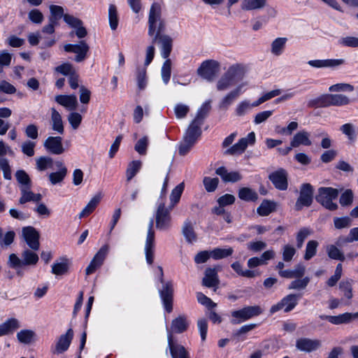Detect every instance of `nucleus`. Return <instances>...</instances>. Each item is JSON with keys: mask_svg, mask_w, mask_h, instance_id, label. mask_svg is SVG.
<instances>
[{"mask_svg": "<svg viewBox=\"0 0 358 358\" xmlns=\"http://www.w3.org/2000/svg\"><path fill=\"white\" fill-rule=\"evenodd\" d=\"M67 173V169L63 168L57 172L51 173L49 175L50 181L52 185L62 182Z\"/></svg>", "mask_w": 358, "mask_h": 358, "instance_id": "nucleus-56", "label": "nucleus"}, {"mask_svg": "<svg viewBox=\"0 0 358 358\" xmlns=\"http://www.w3.org/2000/svg\"><path fill=\"white\" fill-rule=\"evenodd\" d=\"M243 84L238 85L234 90L229 92L220 103V108L222 109H227L228 107L236 100L241 94Z\"/></svg>", "mask_w": 358, "mask_h": 358, "instance_id": "nucleus-19", "label": "nucleus"}, {"mask_svg": "<svg viewBox=\"0 0 358 358\" xmlns=\"http://www.w3.org/2000/svg\"><path fill=\"white\" fill-rule=\"evenodd\" d=\"M339 289L347 299L350 300L353 297L352 280H342L339 283Z\"/></svg>", "mask_w": 358, "mask_h": 358, "instance_id": "nucleus-45", "label": "nucleus"}, {"mask_svg": "<svg viewBox=\"0 0 358 358\" xmlns=\"http://www.w3.org/2000/svg\"><path fill=\"white\" fill-rule=\"evenodd\" d=\"M100 200L101 197L99 196L96 195L94 196L84 208V209L80 212L79 218L81 219L91 214L96 208L97 205L100 202Z\"/></svg>", "mask_w": 358, "mask_h": 358, "instance_id": "nucleus-39", "label": "nucleus"}, {"mask_svg": "<svg viewBox=\"0 0 358 358\" xmlns=\"http://www.w3.org/2000/svg\"><path fill=\"white\" fill-rule=\"evenodd\" d=\"M157 42L160 44L161 54L163 58L168 59L172 50L173 40L168 35H162L157 38Z\"/></svg>", "mask_w": 358, "mask_h": 358, "instance_id": "nucleus-23", "label": "nucleus"}, {"mask_svg": "<svg viewBox=\"0 0 358 358\" xmlns=\"http://www.w3.org/2000/svg\"><path fill=\"white\" fill-rule=\"evenodd\" d=\"M15 178L20 185V188H31V180L29 175L24 170H18L15 173Z\"/></svg>", "mask_w": 358, "mask_h": 358, "instance_id": "nucleus-34", "label": "nucleus"}, {"mask_svg": "<svg viewBox=\"0 0 358 358\" xmlns=\"http://www.w3.org/2000/svg\"><path fill=\"white\" fill-rule=\"evenodd\" d=\"M215 173L220 176L224 182H236L241 180V175L237 171L228 172L227 169L221 166L216 169Z\"/></svg>", "mask_w": 358, "mask_h": 358, "instance_id": "nucleus-22", "label": "nucleus"}, {"mask_svg": "<svg viewBox=\"0 0 358 358\" xmlns=\"http://www.w3.org/2000/svg\"><path fill=\"white\" fill-rule=\"evenodd\" d=\"M279 275L285 278H302L306 273V266L301 264L294 266L293 269H287L285 271H280Z\"/></svg>", "mask_w": 358, "mask_h": 358, "instance_id": "nucleus-18", "label": "nucleus"}, {"mask_svg": "<svg viewBox=\"0 0 358 358\" xmlns=\"http://www.w3.org/2000/svg\"><path fill=\"white\" fill-rule=\"evenodd\" d=\"M220 70V63L215 60L210 59L201 63L197 69L198 74L209 81H212L217 76Z\"/></svg>", "mask_w": 358, "mask_h": 358, "instance_id": "nucleus-5", "label": "nucleus"}, {"mask_svg": "<svg viewBox=\"0 0 358 358\" xmlns=\"http://www.w3.org/2000/svg\"><path fill=\"white\" fill-rule=\"evenodd\" d=\"M136 79L139 90H144L147 84L146 69L145 67L137 69Z\"/></svg>", "mask_w": 358, "mask_h": 358, "instance_id": "nucleus-55", "label": "nucleus"}, {"mask_svg": "<svg viewBox=\"0 0 358 358\" xmlns=\"http://www.w3.org/2000/svg\"><path fill=\"white\" fill-rule=\"evenodd\" d=\"M338 194L339 192L337 189L322 187L318 189L315 199L325 208L329 210H335L338 208V205L334 203L333 200L338 197Z\"/></svg>", "mask_w": 358, "mask_h": 358, "instance_id": "nucleus-2", "label": "nucleus"}, {"mask_svg": "<svg viewBox=\"0 0 358 358\" xmlns=\"http://www.w3.org/2000/svg\"><path fill=\"white\" fill-rule=\"evenodd\" d=\"M109 250L108 245L106 244L103 245L97 253L94 255V258L91 261L90 264L86 268V274L90 275L94 273L96 269L102 265L105 258Z\"/></svg>", "mask_w": 358, "mask_h": 358, "instance_id": "nucleus-10", "label": "nucleus"}, {"mask_svg": "<svg viewBox=\"0 0 358 358\" xmlns=\"http://www.w3.org/2000/svg\"><path fill=\"white\" fill-rule=\"evenodd\" d=\"M51 124L52 130L62 134L64 131L61 115L54 108H51Z\"/></svg>", "mask_w": 358, "mask_h": 358, "instance_id": "nucleus-29", "label": "nucleus"}, {"mask_svg": "<svg viewBox=\"0 0 358 358\" xmlns=\"http://www.w3.org/2000/svg\"><path fill=\"white\" fill-rule=\"evenodd\" d=\"M222 270L220 266L214 268H207L205 271V276L202 280V285L207 287H217L220 284L217 272Z\"/></svg>", "mask_w": 358, "mask_h": 358, "instance_id": "nucleus-12", "label": "nucleus"}, {"mask_svg": "<svg viewBox=\"0 0 358 358\" xmlns=\"http://www.w3.org/2000/svg\"><path fill=\"white\" fill-rule=\"evenodd\" d=\"M171 207L166 208L164 203H160L155 213L156 228L159 230H166L171 224L170 212Z\"/></svg>", "mask_w": 358, "mask_h": 358, "instance_id": "nucleus-6", "label": "nucleus"}, {"mask_svg": "<svg viewBox=\"0 0 358 358\" xmlns=\"http://www.w3.org/2000/svg\"><path fill=\"white\" fill-rule=\"evenodd\" d=\"M310 134L306 131H300L297 132L291 141V145L294 148H298L301 145H310L311 141L309 139Z\"/></svg>", "mask_w": 358, "mask_h": 358, "instance_id": "nucleus-27", "label": "nucleus"}, {"mask_svg": "<svg viewBox=\"0 0 358 358\" xmlns=\"http://www.w3.org/2000/svg\"><path fill=\"white\" fill-rule=\"evenodd\" d=\"M18 340L24 343H30L34 336V332L31 330H22L17 334Z\"/></svg>", "mask_w": 358, "mask_h": 358, "instance_id": "nucleus-61", "label": "nucleus"}, {"mask_svg": "<svg viewBox=\"0 0 358 358\" xmlns=\"http://www.w3.org/2000/svg\"><path fill=\"white\" fill-rule=\"evenodd\" d=\"M275 203L268 200H264L257 208V213L261 216H267L271 213L275 211Z\"/></svg>", "mask_w": 358, "mask_h": 358, "instance_id": "nucleus-36", "label": "nucleus"}, {"mask_svg": "<svg viewBox=\"0 0 358 358\" xmlns=\"http://www.w3.org/2000/svg\"><path fill=\"white\" fill-rule=\"evenodd\" d=\"M24 266L27 265H35L38 261V256L34 252L26 249L21 255Z\"/></svg>", "mask_w": 358, "mask_h": 358, "instance_id": "nucleus-40", "label": "nucleus"}, {"mask_svg": "<svg viewBox=\"0 0 358 358\" xmlns=\"http://www.w3.org/2000/svg\"><path fill=\"white\" fill-rule=\"evenodd\" d=\"M164 308L168 313L173 310V288L171 282H166L159 291Z\"/></svg>", "mask_w": 358, "mask_h": 358, "instance_id": "nucleus-13", "label": "nucleus"}, {"mask_svg": "<svg viewBox=\"0 0 358 358\" xmlns=\"http://www.w3.org/2000/svg\"><path fill=\"white\" fill-rule=\"evenodd\" d=\"M266 4V0H243L241 8L244 10H252L263 8Z\"/></svg>", "mask_w": 358, "mask_h": 358, "instance_id": "nucleus-31", "label": "nucleus"}, {"mask_svg": "<svg viewBox=\"0 0 358 358\" xmlns=\"http://www.w3.org/2000/svg\"><path fill=\"white\" fill-rule=\"evenodd\" d=\"M234 83V82H233L232 80H231L224 73L217 81V89L219 91L225 90L232 85Z\"/></svg>", "mask_w": 358, "mask_h": 358, "instance_id": "nucleus-63", "label": "nucleus"}, {"mask_svg": "<svg viewBox=\"0 0 358 358\" xmlns=\"http://www.w3.org/2000/svg\"><path fill=\"white\" fill-rule=\"evenodd\" d=\"M211 101H207L202 104L201 108L198 110L196 117L193 120L203 124V120L207 117L211 110Z\"/></svg>", "mask_w": 358, "mask_h": 358, "instance_id": "nucleus-35", "label": "nucleus"}, {"mask_svg": "<svg viewBox=\"0 0 358 358\" xmlns=\"http://www.w3.org/2000/svg\"><path fill=\"white\" fill-rule=\"evenodd\" d=\"M245 67L240 64H236L229 67L225 74L233 82L242 80L245 76Z\"/></svg>", "mask_w": 358, "mask_h": 358, "instance_id": "nucleus-17", "label": "nucleus"}, {"mask_svg": "<svg viewBox=\"0 0 358 358\" xmlns=\"http://www.w3.org/2000/svg\"><path fill=\"white\" fill-rule=\"evenodd\" d=\"M22 236L28 246L33 250L39 249V233L33 227H25L22 228Z\"/></svg>", "mask_w": 358, "mask_h": 358, "instance_id": "nucleus-8", "label": "nucleus"}, {"mask_svg": "<svg viewBox=\"0 0 358 358\" xmlns=\"http://www.w3.org/2000/svg\"><path fill=\"white\" fill-rule=\"evenodd\" d=\"M287 41V38H277L271 43V52L276 56H279L282 54L285 43Z\"/></svg>", "mask_w": 358, "mask_h": 358, "instance_id": "nucleus-43", "label": "nucleus"}, {"mask_svg": "<svg viewBox=\"0 0 358 358\" xmlns=\"http://www.w3.org/2000/svg\"><path fill=\"white\" fill-rule=\"evenodd\" d=\"M238 197L245 201H255L258 199V194L250 187H242L238 191Z\"/></svg>", "mask_w": 358, "mask_h": 358, "instance_id": "nucleus-32", "label": "nucleus"}, {"mask_svg": "<svg viewBox=\"0 0 358 358\" xmlns=\"http://www.w3.org/2000/svg\"><path fill=\"white\" fill-rule=\"evenodd\" d=\"M345 60L343 59H317V60H310L308 62V64L311 66L316 68H322V67H334L337 66H340L343 64Z\"/></svg>", "mask_w": 358, "mask_h": 358, "instance_id": "nucleus-28", "label": "nucleus"}, {"mask_svg": "<svg viewBox=\"0 0 358 358\" xmlns=\"http://www.w3.org/2000/svg\"><path fill=\"white\" fill-rule=\"evenodd\" d=\"M148 145V138L147 136H143L136 142L134 149L138 154L144 155L146 154Z\"/></svg>", "mask_w": 358, "mask_h": 358, "instance_id": "nucleus-59", "label": "nucleus"}, {"mask_svg": "<svg viewBox=\"0 0 358 358\" xmlns=\"http://www.w3.org/2000/svg\"><path fill=\"white\" fill-rule=\"evenodd\" d=\"M90 47L85 41H80L78 44H76L74 53L76 54L75 61L81 62L84 61L87 57Z\"/></svg>", "mask_w": 358, "mask_h": 358, "instance_id": "nucleus-30", "label": "nucleus"}, {"mask_svg": "<svg viewBox=\"0 0 358 358\" xmlns=\"http://www.w3.org/2000/svg\"><path fill=\"white\" fill-rule=\"evenodd\" d=\"M184 189V184L182 182L177 185L173 190L170 196V199L171 202V208L174 206L176 203H177L181 196L182 192Z\"/></svg>", "mask_w": 358, "mask_h": 358, "instance_id": "nucleus-54", "label": "nucleus"}, {"mask_svg": "<svg viewBox=\"0 0 358 358\" xmlns=\"http://www.w3.org/2000/svg\"><path fill=\"white\" fill-rule=\"evenodd\" d=\"M233 252L234 250L231 248H229L227 249L217 248L210 251V255L214 259L217 260L229 257L233 254Z\"/></svg>", "mask_w": 358, "mask_h": 358, "instance_id": "nucleus-47", "label": "nucleus"}, {"mask_svg": "<svg viewBox=\"0 0 358 358\" xmlns=\"http://www.w3.org/2000/svg\"><path fill=\"white\" fill-rule=\"evenodd\" d=\"M312 234L311 229L307 227L301 228L296 234V247L301 248L306 238Z\"/></svg>", "mask_w": 358, "mask_h": 358, "instance_id": "nucleus-53", "label": "nucleus"}, {"mask_svg": "<svg viewBox=\"0 0 358 358\" xmlns=\"http://www.w3.org/2000/svg\"><path fill=\"white\" fill-rule=\"evenodd\" d=\"M341 131L348 136L350 141H354L356 136L355 127L352 124L347 123L341 127Z\"/></svg>", "mask_w": 358, "mask_h": 358, "instance_id": "nucleus-64", "label": "nucleus"}, {"mask_svg": "<svg viewBox=\"0 0 358 358\" xmlns=\"http://www.w3.org/2000/svg\"><path fill=\"white\" fill-rule=\"evenodd\" d=\"M55 71L64 76H69L72 73H74L76 70L73 67V65L70 63L62 64L55 68Z\"/></svg>", "mask_w": 358, "mask_h": 358, "instance_id": "nucleus-62", "label": "nucleus"}, {"mask_svg": "<svg viewBox=\"0 0 358 358\" xmlns=\"http://www.w3.org/2000/svg\"><path fill=\"white\" fill-rule=\"evenodd\" d=\"M255 142V134L254 132H250L245 138H242L238 143L234 144L232 147L226 151V153L229 155L241 154L245 151L248 145H252Z\"/></svg>", "mask_w": 358, "mask_h": 358, "instance_id": "nucleus-11", "label": "nucleus"}, {"mask_svg": "<svg viewBox=\"0 0 358 358\" xmlns=\"http://www.w3.org/2000/svg\"><path fill=\"white\" fill-rule=\"evenodd\" d=\"M317 246L318 242L317 241L311 240L307 243L303 257L306 260L310 259L316 255Z\"/></svg>", "mask_w": 358, "mask_h": 358, "instance_id": "nucleus-50", "label": "nucleus"}, {"mask_svg": "<svg viewBox=\"0 0 358 358\" xmlns=\"http://www.w3.org/2000/svg\"><path fill=\"white\" fill-rule=\"evenodd\" d=\"M19 328L18 321L12 318L0 325V336L9 334Z\"/></svg>", "mask_w": 358, "mask_h": 358, "instance_id": "nucleus-38", "label": "nucleus"}, {"mask_svg": "<svg viewBox=\"0 0 358 358\" xmlns=\"http://www.w3.org/2000/svg\"><path fill=\"white\" fill-rule=\"evenodd\" d=\"M73 331L72 329H69L65 334L61 335L56 345V351L57 353H62L66 351L73 339Z\"/></svg>", "mask_w": 358, "mask_h": 358, "instance_id": "nucleus-21", "label": "nucleus"}, {"mask_svg": "<svg viewBox=\"0 0 358 358\" xmlns=\"http://www.w3.org/2000/svg\"><path fill=\"white\" fill-rule=\"evenodd\" d=\"M196 299L199 303L205 306L208 309H212L217 306V303L201 292L196 293Z\"/></svg>", "mask_w": 358, "mask_h": 358, "instance_id": "nucleus-60", "label": "nucleus"}, {"mask_svg": "<svg viewBox=\"0 0 358 358\" xmlns=\"http://www.w3.org/2000/svg\"><path fill=\"white\" fill-rule=\"evenodd\" d=\"M61 260L60 262H56L52 265V273L57 275H64L69 271V260L64 258Z\"/></svg>", "mask_w": 358, "mask_h": 358, "instance_id": "nucleus-33", "label": "nucleus"}, {"mask_svg": "<svg viewBox=\"0 0 358 358\" xmlns=\"http://www.w3.org/2000/svg\"><path fill=\"white\" fill-rule=\"evenodd\" d=\"M108 19L110 29L112 30H115L118 26L119 20L117 8L113 4H111L109 6Z\"/></svg>", "mask_w": 358, "mask_h": 358, "instance_id": "nucleus-48", "label": "nucleus"}, {"mask_svg": "<svg viewBox=\"0 0 358 358\" xmlns=\"http://www.w3.org/2000/svg\"><path fill=\"white\" fill-rule=\"evenodd\" d=\"M328 99L329 102V106H344L347 105L350 103V99L348 96L340 94H328Z\"/></svg>", "mask_w": 358, "mask_h": 358, "instance_id": "nucleus-37", "label": "nucleus"}, {"mask_svg": "<svg viewBox=\"0 0 358 358\" xmlns=\"http://www.w3.org/2000/svg\"><path fill=\"white\" fill-rule=\"evenodd\" d=\"M168 345L172 358H189L185 347L174 343L173 336L171 334L168 336Z\"/></svg>", "mask_w": 358, "mask_h": 358, "instance_id": "nucleus-16", "label": "nucleus"}, {"mask_svg": "<svg viewBox=\"0 0 358 358\" xmlns=\"http://www.w3.org/2000/svg\"><path fill=\"white\" fill-rule=\"evenodd\" d=\"M162 8L159 3H154L150 7L148 18V35L152 37V42L155 43L157 38L162 36L165 31V22L161 17Z\"/></svg>", "mask_w": 358, "mask_h": 358, "instance_id": "nucleus-1", "label": "nucleus"}, {"mask_svg": "<svg viewBox=\"0 0 358 358\" xmlns=\"http://www.w3.org/2000/svg\"><path fill=\"white\" fill-rule=\"evenodd\" d=\"M201 124H199V122L192 120L187 129L183 138L196 142L197 139L201 134Z\"/></svg>", "mask_w": 358, "mask_h": 358, "instance_id": "nucleus-26", "label": "nucleus"}, {"mask_svg": "<svg viewBox=\"0 0 358 358\" xmlns=\"http://www.w3.org/2000/svg\"><path fill=\"white\" fill-rule=\"evenodd\" d=\"M50 17L49 18L50 21L52 22L58 23V20L61 19L62 17H64V8L60 6L52 5L50 6Z\"/></svg>", "mask_w": 358, "mask_h": 358, "instance_id": "nucleus-49", "label": "nucleus"}, {"mask_svg": "<svg viewBox=\"0 0 358 358\" xmlns=\"http://www.w3.org/2000/svg\"><path fill=\"white\" fill-rule=\"evenodd\" d=\"M182 234L188 243H193L196 240V235L194 232L192 224L189 222L184 224L182 227Z\"/></svg>", "mask_w": 358, "mask_h": 358, "instance_id": "nucleus-44", "label": "nucleus"}, {"mask_svg": "<svg viewBox=\"0 0 358 358\" xmlns=\"http://www.w3.org/2000/svg\"><path fill=\"white\" fill-rule=\"evenodd\" d=\"M328 256L333 259L343 262L345 259L343 252L334 245H330L327 249Z\"/></svg>", "mask_w": 358, "mask_h": 358, "instance_id": "nucleus-52", "label": "nucleus"}, {"mask_svg": "<svg viewBox=\"0 0 358 358\" xmlns=\"http://www.w3.org/2000/svg\"><path fill=\"white\" fill-rule=\"evenodd\" d=\"M329 319V322L335 325L347 324L358 319V312L355 313H345L338 315H333V317Z\"/></svg>", "mask_w": 358, "mask_h": 358, "instance_id": "nucleus-20", "label": "nucleus"}, {"mask_svg": "<svg viewBox=\"0 0 358 358\" xmlns=\"http://www.w3.org/2000/svg\"><path fill=\"white\" fill-rule=\"evenodd\" d=\"M301 296V294H289L285 296L280 302L272 306L270 308L271 314L285 308V313L290 312L297 305L298 299Z\"/></svg>", "mask_w": 358, "mask_h": 358, "instance_id": "nucleus-7", "label": "nucleus"}, {"mask_svg": "<svg viewBox=\"0 0 358 358\" xmlns=\"http://www.w3.org/2000/svg\"><path fill=\"white\" fill-rule=\"evenodd\" d=\"M203 183L206 190L208 192H212L216 189L219 183V179L217 178L204 177Z\"/></svg>", "mask_w": 358, "mask_h": 358, "instance_id": "nucleus-58", "label": "nucleus"}, {"mask_svg": "<svg viewBox=\"0 0 358 358\" xmlns=\"http://www.w3.org/2000/svg\"><path fill=\"white\" fill-rule=\"evenodd\" d=\"M141 167V162L136 160L130 162L126 171L127 180L130 181L138 172Z\"/></svg>", "mask_w": 358, "mask_h": 358, "instance_id": "nucleus-46", "label": "nucleus"}, {"mask_svg": "<svg viewBox=\"0 0 358 358\" xmlns=\"http://www.w3.org/2000/svg\"><path fill=\"white\" fill-rule=\"evenodd\" d=\"M308 106L309 108H324L329 106V102L328 99V94H322L320 96L310 100L308 102Z\"/></svg>", "mask_w": 358, "mask_h": 358, "instance_id": "nucleus-42", "label": "nucleus"}, {"mask_svg": "<svg viewBox=\"0 0 358 358\" xmlns=\"http://www.w3.org/2000/svg\"><path fill=\"white\" fill-rule=\"evenodd\" d=\"M36 168L40 171L51 168L53 164L52 159L50 157H40L36 159Z\"/></svg>", "mask_w": 358, "mask_h": 358, "instance_id": "nucleus-51", "label": "nucleus"}, {"mask_svg": "<svg viewBox=\"0 0 358 358\" xmlns=\"http://www.w3.org/2000/svg\"><path fill=\"white\" fill-rule=\"evenodd\" d=\"M171 73V61L166 59L162 67V78L165 84L168 83Z\"/></svg>", "mask_w": 358, "mask_h": 358, "instance_id": "nucleus-57", "label": "nucleus"}, {"mask_svg": "<svg viewBox=\"0 0 358 358\" xmlns=\"http://www.w3.org/2000/svg\"><path fill=\"white\" fill-rule=\"evenodd\" d=\"M288 173L284 169H279L268 176L274 187L279 190H286L288 187Z\"/></svg>", "mask_w": 358, "mask_h": 358, "instance_id": "nucleus-9", "label": "nucleus"}, {"mask_svg": "<svg viewBox=\"0 0 358 358\" xmlns=\"http://www.w3.org/2000/svg\"><path fill=\"white\" fill-rule=\"evenodd\" d=\"M62 141V138L60 136H50L45 141L43 145L50 152L61 155L64 152Z\"/></svg>", "mask_w": 358, "mask_h": 358, "instance_id": "nucleus-15", "label": "nucleus"}, {"mask_svg": "<svg viewBox=\"0 0 358 358\" xmlns=\"http://www.w3.org/2000/svg\"><path fill=\"white\" fill-rule=\"evenodd\" d=\"M314 188L310 183H303L300 187L299 196L298 197L294 209L301 210L303 207H310L313 201Z\"/></svg>", "mask_w": 358, "mask_h": 358, "instance_id": "nucleus-4", "label": "nucleus"}, {"mask_svg": "<svg viewBox=\"0 0 358 358\" xmlns=\"http://www.w3.org/2000/svg\"><path fill=\"white\" fill-rule=\"evenodd\" d=\"M295 280H292L289 286L288 289H294V290H303L306 288L308 285L310 281V278L308 276L304 277L303 278H294Z\"/></svg>", "mask_w": 358, "mask_h": 358, "instance_id": "nucleus-41", "label": "nucleus"}, {"mask_svg": "<svg viewBox=\"0 0 358 358\" xmlns=\"http://www.w3.org/2000/svg\"><path fill=\"white\" fill-rule=\"evenodd\" d=\"M322 345L321 341L318 339H310L308 338H301L296 341V348L302 352H310L319 349Z\"/></svg>", "mask_w": 358, "mask_h": 358, "instance_id": "nucleus-14", "label": "nucleus"}, {"mask_svg": "<svg viewBox=\"0 0 358 358\" xmlns=\"http://www.w3.org/2000/svg\"><path fill=\"white\" fill-rule=\"evenodd\" d=\"M189 327V322L185 315H179L171 322L172 332L181 334L185 331Z\"/></svg>", "mask_w": 358, "mask_h": 358, "instance_id": "nucleus-25", "label": "nucleus"}, {"mask_svg": "<svg viewBox=\"0 0 358 358\" xmlns=\"http://www.w3.org/2000/svg\"><path fill=\"white\" fill-rule=\"evenodd\" d=\"M264 310L259 306H245L243 308L231 312L232 319L231 322L233 324H238L252 317L259 316Z\"/></svg>", "mask_w": 358, "mask_h": 358, "instance_id": "nucleus-3", "label": "nucleus"}, {"mask_svg": "<svg viewBox=\"0 0 358 358\" xmlns=\"http://www.w3.org/2000/svg\"><path fill=\"white\" fill-rule=\"evenodd\" d=\"M55 101L69 110H74L78 106L77 97L75 94L57 95L55 96Z\"/></svg>", "mask_w": 358, "mask_h": 358, "instance_id": "nucleus-24", "label": "nucleus"}]
</instances>
